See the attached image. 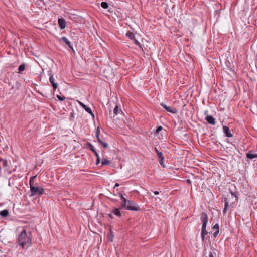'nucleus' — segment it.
I'll return each mask as SVG.
<instances>
[{
    "instance_id": "obj_2",
    "label": "nucleus",
    "mask_w": 257,
    "mask_h": 257,
    "mask_svg": "<svg viewBox=\"0 0 257 257\" xmlns=\"http://www.w3.org/2000/svg\"><path fill=\"white\" fill-rule=\"evenodd\" d=\"M36 176H32L30 178L29 181L31 196L42 195L44 192V189L37 184H34V179Z\"/></svg>"
},
{
    "instance_id": "obj_1",
    "label": "nucleus",
    "mask_w": 257,
    "mask_h": 257,
    "mask_svg": "<svg viewBox=\"0 0 257 257\" xmlns=\"http://www.w3.org/2000/svg\"><path fill=\"white\" fill-rule=\"evenodd\" d=\"M18 243L23 249H27L31 246L32 238L28 235L25 229H23L19 235Z\"/></svg>"
},
{
    "instance_id": "obj_28",
    "label": "nucleus",
    "mask_w": 257,
    "mask_h": 257,
    "mask_svg": "<svg viewBox=\"0 0 257 257\" xmlns=\"http://www.w3.org/2000/svg\"><path fill=\"white\" fill-rule=\"evenodd\" d=\"M219 225L218 224H216L213 226L212 229L217 230L219 229Z\"/></svg>"
},
{
    "instance_id": "obj_17",
    "label": "nucleus",
    "mask_w": 257,
    "mask_h": 257,
    "mask_svg": "<svg viewBox=\"0 0 257 257\" xmlns=\"http://www.w3.org/2000/svg\"><path fill=\"white\" fill-rule=\"evenodd\" d=\"M120 112H121V109L116 105L113 109V113L114 114V115H117L118 114L120 113Z\"/></svg>"
},
{
    "instance_id": "obj_33",
    "label": "nucleus",
    "mask_w": 257,
    "mask_h": 257,
    "mask_svg": "<svg viewBox=\"0 0 257 257\" xmlns=\"http://www.w3.org/2000/svg\"><path fill=\"white\" fill-rule=\"evenodd\" d=\"M97 158V160H96V164H98V163H100V159H99V155H98V157H96Z\"/></svg>"
},
{
    "instance_id": "obj_18",
    "label": "nucleus",
    "mask_w": 257,
    "mask_h": 257,
    "mask_svg": "<svg viewBox=\"0 0 257 257\" xmlns=\"http://www.w3.org/2000/svg\"><path fill=\"white\" fill-rule=\"evenodd\" d=\"M126 36L128 37L129 38H130L131 40H133L135 38L134 35L133 33L128 32L126 33Z\"/></svg>"
},
{
    "instance_id": "obj_40",
    "label": "nucleus",
    "mask_w": 257,
    "mask_h": 257,
    "mask_svg": "<svg viewBox=\"0 0 257 257\" xmlns=\"http://www.w3.org/2000/svg\"><path fill=\"white\" fill-rule=\"evenodd\" d=\"M154 194L155 195H158L159 194V192L156 191L154 192Z\"/></svg>"
},
{
    "instance_id": "obj_3",
    "label": "nucleus",
    "mask_w": 257,
    "mask_h": 257,
    "mask_svg": "<svg viewBox=\"0 0 257 257\" xmlns=\"http://www.w3.org/2000/svg\"><path fill=\"white\" fill-rule=\"evenodd\" d=\"M201 220L202 222L201 238L202 241H204L205 236L208 233L207 231L206 230V228L208 222V216L206 213H202L201 214Z\"/></svg>"
},
{
    "instance_id": "obj_13",
    "label": "nucleus",
    "mask_w": 257,
    "mask_h": 257,
    "mask_svg": "<svg viewBox=\"0 0 257 257\" xmlns=\"http://www.w3.org/2000/svg\"><path fill=\"white\" fill-rule=\"evenodd\" d=\"M89 148L93 152L96 157H98V154L94 149V146L90 143H88V144Z\"/></svg>"
},
{
    "instance_id": "obj_32",
    "label": "nucleus",
    "mask_w": 257,
    "mask_h": 257,
    "mask_svg": "<svg viewBox=\"0 0 257 257\" xmlns=\"http://www.w3.org/2000/svg\"><path fill=\"white\" fill-rule=\"evenodd\" d=\"M219 233V229L216 230V231L214 233L213 235L214 237H216Z\"/></svg>"
},
{
    "instance_id": "obj_10",
    "label": "nucleus",
    "mask_w": 257,
    "mask_h": 257,
    "mask_svg": "<svg viewBox=\"0 0 257 257\" xmlns=\"http://www.w3.org/2000/svg\"><path fill=\"white\" fill-rule=\"evenodd\" d=\"M206 120L207 121L212 125H215L216 123V121L213 116L211 115H208L206 117Z\"/></svg>"
},
{
    "instance_id": "obj_24",
    "label": "nucleus",
    "mask_w": 257,
    "mask_h": 257,
    "mask_svg": "<svg viewBox=\"0 0 257 257\" xmlns=\"http://www.w3.org/2000/svg\"><path fill=\"white\" fill-rule=\"evenodd\" d=\"M99 134H100V130H99V127H98L97 128V130H96V138H97V139H98V138H99Z\"/></svg>"
},
{
    "instance_id": "obj_4",
    "label": "nucleus",
    "mask_w": 257,
    "mask_h": 257,
    "mask_svg": "<svg viewBox=\"0 0 257 257\" xmlns=\"http://www.w3.org/2000/svg\"><path fill=\"white\" fill-rule=\"evenodd\" d=\"M123 207L125 208L127 210L133 211H138L140 210L139 207L137 204L131 200H127L126 204H122Z\"/></svg>"
},
{
    "instance_id": "obj_21",
    "label": "nucleus",
    "mask_w": 257,
    "mask_h": 257,
    "mask_svg": "<svg viewBox=\"0 0 257 257\" xmlns=\"http://www.w3.org/2000/svg\"><path fill=\"white\" fill-rule=\"evenodd\" d=\"M101 6L104 9H107L108 7V4L106 2H103L101 3Z\"/></svg>"
},
{
    "instance_id": "obj_7",
    "label": "nucleus",
    "mask_w": 257,
    "mask_h": 257,
    "mask_svg": "<svg viewBox=\"0 0 257 257\" xmlns=\"http://www.w3.org/2000/svg\"><path fill=\"white\" fill-rule=\"evenodd\" d=\"M79 104L85 110L86 112L90 114L93 117H94V114L93 113L90 108L87 107L86 105L83 104L82 102L79 101Z\"/></svg>"
},
{
    "instance_id": "obj_16",
    "label": "nucleus",
    "mask_w": 257,
    "mask_h": 257,
    "mask_svg": "<svg viewBox=\"0 0 257 257\" xmlns=\"http://www.w3.org/2000/svg\"><path fill=\"white\" fill-rule=\"evenodd\" d=\"M0 215L3 217H7L9 215V211L7 209L3 210L0 212Z\"/></svg>"
},
{
    "instance_id": "obj_22",
    "label": "nucleus",
    "mask_w": 257,
    "mask_h": 257,
    "mask_svg": "<svg viewBox=\"0 0 257 257\" xmlns=\"http://www.w3.org/2000/svg\"><path fill=\"white\" fill-rule=\"evenodd\" d=\"M25 69V65L24 64L20 65L18 70L20 72L23 71Z\"/></svg>"
},
{
    "instance_id": "obj_29",
    "label": "nucleus",
    "mask_w": 257,
    "mask_h": 257,
    "mask_svg": "<svg viewBox=\"0 0 257 257\" xmlns=\"http://www.w3.org/2000/svg\"><path fill=\"white\" fill-rule=\"evenodd\" d=\"M162 130V127L161 126L158 127L156 129V133H158Z\"/></svg>"
},
{
    "instance_id": "obj_8",
    "label": "nucleus",
    "mask_w": 257,
    "mask_h": 257,
    "mask_svg": "<svg viewBox=\"0 0 257 257\" xmlns=\"http://www.w3.org/2000/svg\"><path fill=\"white\" fill-rule=\"evenodd\" d=\"M157 156H158V161H159V163L164 168L165 167V165L164 163V157L162 153L161 152L160 153H158V154L157 155Z\"/></svg>"
},
{
    "instance_id": "obj_15",
    "label": "nucleus",
    "mask_w": 257,
    "mask_h": 257,
    "mask_svg": "<svg viewBox=\"0 0 257 257\" xmlns=\"http://www.w3.org/2000/svg\"><path fill=\"white\" fill-rule=\"evenodd\" d=\"M112 212L115 215L117 216L120 217L121 215V212L118 208H114Z\"/></svg>"
},
{
    "instance_id": "obj_27",
    "label": "nucleus",
    "mask_w": 257,
    "mask_h": 257,
    "mask_svg": "<svg viewBox=\"0 0 257 257\" xmlns=\"http://www.w3.org/2000/svg\"><path fill=\"white\" fill-rule=\"evenodd\" d=\"M101 144L102 145V146H103L104 148H108V144H107V143H105V142H102V143Z\"/></svg>"
},
{
    "instance_id": "obj_41",
    "label": "nucleus",
    "mask_w": 257,
    "mask_h": 257,
    "mask_svg": "<svg viewBox=\"0 0 257 257\" xmlns=\"http://www.w3.org/2000/svg\"><path fill=\"white\" fill-rule=\"evenodd\" d=\"M108 216H109V217L110 218H113V215H112V214H108Z\"/></svg>"
},
{
    "instance_id": "obj_9",
    "label": "nucleus",
    "mask_w": 257,
    "mask_h": 257,
    "mask_svg": "<svg viewBox=\"0 0 257 257\" xmlns=\"http://www.w3.org/2000/svg\"><path fill=\"white\" fill-rule=\"evenodd\" d=\"M59 27L61 29H64L66 27V21L63 18H59L58 20Z\"/></svg>"
},
{
    "instance_id": "obj_25",
    "label": "nucleus",
    "mask_w": 257,
    "mask_h": 257,
    "mask_svg": "<svg viewBox=\"0 0 257 257\" xmlns=\"http://www.w3.org/2000/svg\"><path fill=\"white\" fill-rule=\"evenodd\" d=\"M230 193L231 194V195L233 196H234L235 198H236L235 200H237V193L236 192H233L232 191H230Z\"/></svg>"
},
{
    "instance_id": "obj_26",
    "label": "nucleus",
    "mask_w": 257,
    "mask_h": 257,
    "mask_svg": "<svg viewBox=\"0 0 257 257\" xmlns=\"http://www.w3.org/2000/svg\"><path fill=\"white\" fill-rule=\"evenodd\" d=\"M57 97L58 98V99L60 100V101H63L65 100V97H64V96H61L60 95H57Z\"/></svg>"
},
{
    "instance_id": "obj_31",
    "label": "nucleus",
    "mask_w": 257,
    "mask_h": 257,
    "mask_svg": "<svg viewBox=\"0 0 257 257\" xmlns=\"http://www.w3.org/2000/svg\"><path fill=\"white\" fill-rule=\"evenodd\" d=\"M133 41H134V43L136 45H140V43L137 40H136L135 38H134V39L133 40Z\"/></svg>"
},
{
    "instance_id": "obj_11",
    "label": "nucleus",
    "mask_w": 257,
    "mask_h": 257,
    "mask_svg": "<svg viewBox=\"0 0 257 257\" xmlns=\"http://www.w3.org/2000/svg\"><path fill=\"white\" fill-rule=\"evenodd\" d=\"M223 131L225 133L226 136L228 137H232V134L231 133L228 127L226 126H223Z\"/></svg>"
},
{
    "instance_id": "obj_23",
    "label": "nucleus",
    "mask_w": 257,
    "mask_h": 257,
    "mask_svg": "<svg viewBox=\"0 0 257 257\" xmlns=\"http://www.w3.org/2000/svg\"><path fill=\"white\" fill-rule=\"evenodd\" d=\"M121 199L122 200V204H126V202L127 201V200L123 197V196L122 195V194H120V195Z\"/></svg>"
},
{
    "instance_id": "obj_37",
    "label": "nucleus",
    "mask_w": 257,
    "mask_h": 257,
    "mask_svg": "<svg viewBox=\"0 0 257 257\" xmlns=\"http://www.w3.org/2000/svg\"><path fill=\"white\" fill-rule=\"evenodd\" d=\"M97 141L100 143V144H101L102 143V141L100 139V138H98L97 139Z\"/></svg>"
},
{
    "instance_id": "obj_39",
    "label": "nucleus",
    "mask_w": 257,
    "mask_h": 257,
    "mask_svg": "<svg viewBox=\"0 0 257 257\" xmlns=\"http://www.w3.org/2000/svg\"><path fill=\"white\" fill-rule=\"evenodd\" d=\"M3 162H4V165L5 166H7V161L5 160H3Z\"/></svg>"
},
{
    "instance_id": "obj_35",
    "label": "nucleus",
    "mask_w": 257,
    "mask_h": 257,
    "mask_svg": "<svg viewBox=\"0 0 257 257\" xmlns=\"http://www.w3.org/2000/svg\"><path fill=\"white\" fill-rule=\"evenodd\" d=\"M155 151H156V153H157V155L158 154V153H161V152H160V151H158V150L157 149V148H155Z\"/></svg>"
},
{
    "instance_id": "obj_6",
    "label": "nucleus",
    "mask_w": 257,
    "mask_h": 257,
    "mask_svg": "<svg viewBox=\"0 0 257 257\" xmlns=\"http://www.w3.org/2000/svg\"><path fill=\"white\" fill-rule=\"evenodd\" d=\"M161 105L166 110L169 112L172 113H176L177 112V110L174 108H172L170 106H168L167 105H166L164 103H161Z\"/></svg>"
},
{
    "instance_id": "obj_30",
    "label": "nucleus",
    "mask_w": 257,
    "mask_h": 257,
    "mask_svg": "<svg viewBox=\"0 0 257 257\" xmlns=\"http://www.w3.org/2000/svg\"><path fill=\"white\" fill-rule=\"evenodd\" d=\"M208 257H216V253L210 252Z\"/></svg>"
},
{
    "instance_id": "obj_19",
    "label": "nucleus",
    "mask_w": 257,
    "mask_h": 257,
    "mask_svg": "<svg viewBox=\"0 0 257 257\" xmlns=\"http://www.w3.org/2000/svg\"><path fill=\"white\" fill-rule=\"evenodd\" d=\"M229 207V203L227 201V199H226L225 200V207H224V209L223 212H226L227 211V210H228Z\"/></svg>"
},
{
    "instance_id": "obj_5",
    "label": "nucleus",
    "mask_w": 257,
    "mask_h": 257,
    "mask_svg": "<svg viewBox=\"0 0 257 257\" xmlns=\"http://www.w3.org/2000/svg\"><path fill=\"white\" fill-rule=\"evenodd\" d=\"M48 75L49 76V81L51 83L54 90H56L58 87V84L55 82V79L53 77L52 71L50 69L48 71Z\"/></svg>"
},
{
    "instance_id": "obj_38",
    "label": "nucleus",
    "mask_w": 257,
    "mask_h": 257,
    "mask_svg": "<svg viewBox=\"0 0 257 257\" xmlns=\"http://www.w3.org/2000/svg\"><path fill=\"white\" fill-rule=\"evenodd\" d=\"M119 186V184L118 183H116L114 186V188H115L116 187H118Z\"/></svg>"
},
{
    "instance_id": "obj_36",
    "label": "nucleus",
    "mask_w": 257,
    "mask_h": 257,
    "mask_svg": "<svg viewBox=\"0 0 257 257\" xmlns=\"http://www.w3.org/2000/svg\"><path fill=\"white\" fill-rule=\"evenodd\" d=\"M97 141L100 143V144H101L102 143V141L100 139V138H98L97 139Z\"/></svg>"
},
{
    "instance_id": "obj_14",
    "label": "nucleus",
    "mask_w": 257,
    "mask_h": 257,
    "mask_svg": "<svg viewBox=\"0 0 257 257\" xmlns=\"http://www.w3.org/2000/svg\"><path fill=\"white\" fill-rule=\"evenodd\" d=\"M61 40H63L65 43H66L69 48H72V46L71 45L70 42L66 37H63L61 38Z\"/></svg>"
},
{
    "instance_id": "obj_12",
    "label": "nucleus",
    "mask_w": 257,
    "mask_h": 257,
    "mask_svg": "<svg viewBox=\"0 0 257 257\" xmlns=\"http://www.w3.org/2000/svg\"><path fill=\"white\" fill-rule=\"evenodd\" d=\"M246 157L250 159H253L254 158H257V154H253L251 152H249L246 154Z\"/></svg>"
},
{
    "instance_id": "obj_34",
    "label": "nucleus",
    "mask_w": 257,
    "mask_h": 257,
    "mask_svg": "<svg viewBox=\"0 0 257 257\" xmlns=\"http://www.w3.org/2000/svg\"><path fill=\"white\" fill-rule=\"evenodd\" d=\"M110 233H111V231H110ZM109 240H110V241H111V242L112 241V237L111 234H110V236L109 237Z\"/></svg>"
},
{
    "instance_id": "obj_20",
    "label": "nucleus",
    "mask_w": 257,
    "mask_h": 257,
    "mask_svg": "<svg viewBox=\"0 0 257 257\" xmlns=\"http://www.w3.org/2000/svg\"><path fill=\"white\" fill-rule=\"evenodd\" d=\"M110 163V162L107 159H103L101 161L102 165H108Z\"/></svg>"
}]
</instances>
